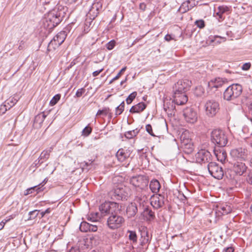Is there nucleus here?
I'll list each match as a JSON object with an SVG mask.
<instances>
[{
  "instance_id": "1",
  "label": "nucleus",
  "mask_w": 252,
  "mask_h": 252,
  "mask_svg": "<svg viewBox=\"0 0 252 252\" xmlns=\"http://www.w3.org/2000/svg\"><path fill=\"white\" fill-rule=\"evenodd\" d=\"M66 7L58 5L48 12L43 19L44 27L49 30L59 24L66 15Z\"/></svg>"
},
{
  "instance_id": "2",
  "label": "nucleus",
  "mask_w": 252,
  "mask_h": 252,
  "mask_svg": "<svg viewBox=\"0 0 252 252\" xmlns=\"http://www.w3.org/2000/svg\"><path fill=\"white\" fill-rule=\"evenodd\" d=\"M243 88L239 84H233L228 87L223 93V97L227 101L234 100L241 95Z\"/></svg>"
},
{
  "instance_id": "3",
  "label": "nucleus",
  "mask_w": 252,
  "mask_h": 252,
  "mask_svg": "<svg viewBox=\"0 0 252 252\" xmlns=\"http://www.w3.org/2000/svg\"><path fill=\"white\" fill-rule=\"evenodd\" d=\"M129 189L122 184L116 186L109 192L112 199L117 200H126L129 196Z\"/></svg>"
},
{
  "instance_id": "4",
  "label": "nucleus",
  "mask_w": 252,
  "mask_h": 252,
  "mask_svg": "<svg viewBox=\"0 0 252 252\" xmlns=\"http://www.w3.org/2000/svg\"><path fill=\"white\" fill-rule=\"evenodd\" d=\"M211 140L214 144L220 147H224L228 142L227 135L223 131L220 129L212 130Z\"/></svg>"
},
{
  "instance_id": "5",
  "label": "nucleus",
  "mask_w": 252,
  "mask_h": 252,
  "mask_svg": "<svg viewBox=\"0 0 252 252\" xmlns=\"http://www.w3.org/2000/svg\"><path fill=\"white\" fill-rule=\"evenodd\" d=\"M99 210L102 217L110 216L116 211H120L118 203L115 202H105L99 206Z\"/></svg>"
},
{
  "instance_id": "6",
  "label": "nucleus",
  "mask_w": 252,
  "mask_h": 252,
  "mask_svg": "<svg viewBox=\"0 0 252 252\" xmlns=\"http://www.w3.org/2000/svg\"><path fill=\"white\" fill-rule=\"evenodd\" d=\"M120 211L111 214L107 219V225L111 229H115L120 227L125 221L124 218L119 215Z\"/></svg>"
},
{
  "instance_id": "7",
  "label": "nucleus",
  "mask_w": 252,
  "mask_h": 252,
  "mask_svg": "<svg viewBox=\"0 0 252 252\" xmlns=\"http://www.w3.org/2000/svg\"><path fill=\"white\" fill-rule=\"evenodd\" d=\"M230 154L232 158L236 161H245L250 158L248 151L247 149L242 147L231 150Z\"/></svg>"
},
{
  "instance_id": "8",
  "label": "nucleus",
  "mask_w": 252,
  "mask_h": 252,
  "mask_svg": "<svg viewBox=\"0 0 252 252\" xmlns=\"http://www.w3.org/2000/svg\"><path fill=\"white\" fill-rule=\"evenodd\" d=\"M205 113L209 117H214L220 110V105L218 102L215 100H208L204 105Z\"/></svg>"
},
{
  "instance_id": "9",
  "label": "nucleus",
  "mask_w": 252,
  "mask_h": 252,
  "mask_svg": "<svg viewBox=\"0 0 252 252\" xmlns=\"http://www.w3.org/2000/svg\"><path fill=\"white\" fill-rule=\"evenodd\" d=\"M66 36V34L65 31H61L58 33L49 43L47 50H51V48L55 49L56 48L58 47L63 42Z\"/></svg>"
},
{
  "instance_id": "10",
  "label": "nucleus",
  "mask_w": 252,
  "mask_h": 252,
  "mask_svg": "<svg viewBox=\"0 0 252 252\" xmlns=\"http://www.w3.org/2000/svg\"><path fill=\"white\" fill-rule=\"evenodd\" d=\"M208 169L210 174L214 178L219 180L222 178L224 175L222 168L216 162H210L208 165Z\"/></svg>"
},
{
  "instance_id": "11",
  "label": "nucleus",
  "mask_w": 252,
  "mask_h": 252,
  "mask_svg": "<svg viewBox=\"0 0 252 252\" xmlns=\"http://www.w3.org/2000/svg\"><path fill=\"white\" fill-rule=\"evenodd\" d=\"M183 116L186 121L190 124H194L197 121L196 111L192 108L187 107L183 111Z\"/></svg>"
},
{
  "instance_id": "12",
  "label": "nucleus",
  "mask_w": 252,
  "mask_h": 252,
  "mask_svg": "<svg viewBox=\"0 0 252 252\" xmlns=\"http://www.w3.org/2000/svg\"><path fill=\"white\" fill-rule=\"evenodd\" d=\"M130 183L133 186L143 189L148 186V180L145 176L138 175L133 177L130 179Z\"/></svg>"
},
{
  "instance_id": "13",
  "label": "nucleus",
  "mask_w": 252,
  "mask_h": 252,
  "mask_svg": "<svg viewBox=\"0 0 252 252\" xmlns=\"http://www.w3.org/2000/svg\"><path fill=\"white\" fill-rule=\"evenodd\" d=\"M191 84V81L188 79H183L178 81L173 87V93H185L190 87Z\"/></svg>"
},
{
  "instance_id": "14",
  "label": "nucleus",
  "mask_w": 252,
  "mask_h": 252,
  "mask_svg": "<svg viewBox=\"0 0 252 252\" xmlns=\"http://www.w3.org/2000/svg\"><path fill=\"white\" fill-rule=\"evenodd\" d=\"M196 161L199 163H206L211 160V155L206 150H201L195 155Z\"/></svg>"
},
{
  "instance_id": "15",
  "label": "nucleus",
  "mask_w": 252,
  "mask_h": 252,
  "mask_svg": "<svg viewBox=\"0 0 252 252\" xmlns=\"http://www.w3.org/2000/svg\"><path fill=\"white\" fill-rule=\"evenodd\" d=\"M165 201L164 196L159 194L152 197L151 204L154 208L158 209L163 206Z\"/></svg>"
},
{
  "instance_id": "16",
  "label": "nucleus",
  "mask_w": 252,
  "mask_h": 252,
  "mask_svg": "<svg viewBox=\"0 0 252 252\" xmlns=\"http://www.w3.org/2000/svg\"><path fill=\"white\" fill-rule=\"evenodd\" d=\"M226 82V79L215 78L208 82V87L212 90L213 88H218L221 87Z\"/></svg>"
},
{
  "instance_id": "17",
  "label": "nucleus",
  "mask_w": 252,
  "mask_h": 252,
  "mask_svg": "<svg viewBox=\"0 0 252 252\" xmlns=\"http://www.w3.org/2000/svg\"><path fill=\"white\" fill-rule=\"evenodd\" d=\"M173 97L174 103L177 105H183L188 101V96L185 93H174Z\"/></svg>"
},
{
  "instance_id": "18",
  "label": "nucleus",
  "mask_w": 252,
  "mask_h": 252,
  "mask_svg": "<svg viewBox=\"0 0 252 252\" xmlns=\"http://www.w3.org/2000/svg\"><path fill=\"white\" fill-rule=\"evenodd\" d=\"M247 169V166L243 161H236L233 165V170L238 175H242Z\"/></svg>"
},
{
  "instance_id": "19",
  "label": "nucleus",
  "mask_w": 252,
  "mask_h": 252,
  "mask_svg": "<svg viewBox=\"0 0 252 252\" xmlns=\"http://www.w3.org/2000/svg\"><path fill=\"white\" fill-rule=\"evenodd\" d=\"M130 155V151L127 149H120L116 153V156L120 162H124L128 158Z\"/></svg>"
},
{
  "instance_id": "20",
  "label": "nucleus",
  "mask_w": 252,
  "mask_h": 252,
  "mask_svg": "<svg viewBox=\"0 0 252 252\" xmlns=\"http://www.w3.org/2000/svg\"><path fill=\"white\" fill-rule=\"evenodd\" d=\"M174 100L164 103V110L168 116H174L176 112L175 104Z\"/></svg>"
},
{
  "instance_id": "21",
  "label": "nucleus",
  "mask_w": 252,
  "mask_h": 252,
  "mask_svg": "<svg viewBox=\"0 0 252 252\" xmlns=\"http://www.w3.org/2000/svg\"><path fill=\"white\" fill-rule=\"evenodd\" d=\"M138 211L137 205L135 203H131L126 207V213L128 217H134Z\"/></svg>"
},
{
  "instance_id": "22",
  "label": "nucleus",
  "mask_w": 252,
  "mask_h": 252,
  "mask_svg": "<svg viewBox=\"0 0 252 252\" xmlns=\"http://www.w3.org/2000/svg\"><path fill=\"white\" fill-rule=\"evenodd\" d=\"M98 3H94L89 11L87 14V17L90 18V20H94L98 14V7H97Z\"/></svg>"
},
{
  "instance_id": "23",
  "label": "nucleus",
  "mask_w": 252,
  "mask_h": 252,
  "mask_svg": "<svg viewBox=\"0 0 252 252\" xmlns=\"http://www.w3.org/2000/svg\"><path fill=\"white\" fill-rule=\"evenodd\" d=\"M182 145L185 146V148H187L189 151L187 152L190 153L193 151V146L190 143V139L189 138H186V133H183L180 137Z\"/></svg>"
},
{
  "instance_id": "24",
  "label": "nucleus",
  "mask_w": 252,
  "mask_h": 252,
  "mask_svg": "<svg viewBox=\"0 0 252 252\" xmlns=\"http://www.w3.org/2000/svg\"><path fill=\"white\" fill-rule=\"evenodd\" d=\"M146 104L144 102H140L133 105L130 108L129 112L131 113H139L144 111L146 108Z\"/></svg>"
},
{
  "instance_id": "25",
  "label": "nucleus",
  "mask_w": 252,
  "mask_h": 252,
  "mask_svg": "<svg viewBox=\"0 0 252 252\" xmlns=\"http://www.w3.org/2000/svg\"><path fill=\"white\" fill-rule=\"evenodd\" d=\"M46 117V115L44 113L37 115L34 118V125L37 127H41Z\"/></svg>"
},
{
  "instance_id": "26",
  "label": "nucleus",
  "mask_w": 252,
  "mask_h": 252,
  "mask_svg": "<svg viewBox=\"0 0 252 252\" xmlns=\"http://www.w3.org/2000/svg\"><path fill=\"white\" fill-rule=\"evenodd\" d=\"M150 188L153 192H158L160 188V185L158 181L156 179L152 180L150 183Z\"/></svg>"
},
{
  "instance_id": "27",
  "label": "nucleus",
  "mask_w": 252,
  "mask_h": 252,
  "mask_svg": "<svg viewBox=\"0 0 252 252\" xmlns=\"http://www.w3.org/2000/svg\"><path fill=\"white\" fill-rule=\"evenodd\" d=\"M228 10H229V7L226 6L222 5V6H219L218 7V10H217V11L216 10V15L217 16H218V17H219L218 19L219 21H220V20L223 19L222 14L223 13L226 12Z\"/></svg>"
},
{
  "instance_id": "28",
  "label": "nucleus",
  "mask_w": 252,
  "mask_h": 252,
  "mask_svg": "<svg viewBox=\"0 0 252 252\" xmlns=\"http://www.w3.org/2000/svg\"><path fill=\"white\" fill-rule=\"evenodd\" d=\"M52 148H50L49 150H44L40 154V157L38 158V162L39 164H41L43 161L46 160L50 156V153L51 152Z\"/></svg>"
},
{
  "instance_id": "29",
  "label": "nucleus",
  "mask_w": 252,
  "mask_h": 252,
  "mask_svg": "<svg viewBox=\"0 0 252 252\" xmlns=\"http://www.w3.org/2000/svg\"><path fill=\"white\" fill-rule=\"evenodd\" d=\"M215 154L218 160L223 163L225 161L227 158V154L224 150H220L215 152Z\"/></svg>"
},
{
  "instance_id": "30",
  "label": "nucleus",
  "mask_w": 252,
  "mask_h": 252,
  "mask_svg": "<svg viewBox=\"0 0 252 252\" xmlns=\"http://www.w3.org/2000/svg\"><path fill=\"white\" fill-rule=\"evenodd\" d=\"M218 211L222 215L228 214L231 212V208L230 206L223 204L218 207Z\"/></svg>"
},
{
  "instance_id": "31",
  "label": "nucleus",
  "mask_w": 252,
  "mask_h": 252,
  "mask_svg": "<svg viewBox=\"0 0 252 252\" xmlns=\"http://www.w3.org/2000/svg\"><path fill=\"white\" fill-rule=\"evenodd\" d=\"M190 2L191 1L189 0L184 2L180 6V10L184 13L191 9L193 7V5L190 4Z\"/></svg>"
},
{
  "instance_id": "32",
  "label": "nucleus",
  "mask_w": 252,
  "mask_h": 252,
  "mask_svg": "<svg viewBox=\"0 0 252 252\" xmlns=\"http://www.w3.org/2000/svg\"><path fill=\"white\" fill-rule=\"evenodd\" d=\"M140 129L136 128L134 130L126 132L125 136L127 139H132L135 137L139 132Z\"/></svg>"
},
{
  "instance_id": "33",
  "label": "nucleus",
  "mask_w": 252,
  "mask_h": 252,
  "mask_svg": "<svg viewBox=\"0 0 252 252\" xmlns=\"http://www.w3.org/2000/svg\"><path fill=\"white\" fill-rule=\"evenodd\" d=\"M242 131L246 134V137L252 134V124L245 125L242 128Z\"/></svg>"
},
{
  "instance_id": "34",
  "label": "nucleus",
  "mask_w": 252,
  "mask_h": 252,
  "mask_svg": "<svg viewBox=\"0 0 252 252\" xmlns=\"http://www.w3.org/2000/svg\"><path fill=\"white\" fill-rule=\"evenodd\" d=\"M33 191H36L37 193L40 191V188L37 186L29 188L25 190L24 194L27 195L33 192Z\"/></svg>"
},
{
  "instance_id": "35",
  "label": "nucleus",
  "mask_w": 252,
  "mask_h": 252,
  "mask_svg": "<svg viewBox=\"0 0 252 252\" xmlns=\"http://www.w3.org/2000/svg\"><path fill=\"white\" fill-rule=\"evenodd\" d=\"M89 224L90 223L86 221H83L81 223L80 225V230L82 232H88L89 230Z\"/></svg>"
},
{
  "instance_id": "36",
  "label": "nucleus",
  "mask_w": 252,
  "mask_h": 252,
  "mask_svg": "<svg viewBox=\"0 0 252 252\" xmlns=\"http://www.w3.org/2000/svg\"><path fill=\"white\" fill-rule=\"evenodd\" d=\"M125 102L123 101L119 106L116 108L115 115L116 116L121 114L124 110Z\"/></svg>"
},
{
  "instance_id": "37",
  "label": "nucleus",
  "mask_w": 252,
  "mask_h": 252,
  "mask_svg": "<svg viewBox=\"0 0 252 252\" xmlns=\"http://www.w3.org/2000/svg\"><path fill=\"white\" fill-rule=\"evenodd\" d=\"M127 232L129 234L128 236L129 239L131 241H132L134 243L136 242L137 240V236L136 232L131 230H128Z\"/></svg>"
},
{
  "instance_id": "38",
  "label": "nucleus",
  "mask_w": 252,
  "mask_h": 252,
  "mask_svg": "<svg viewBox=\"0 0 252 252\" xmlns=\"http://www.w3.org/2000/svg\"><path fill=\"white\" fill-rule=\"evenodd\" d=\"M100 217L99 214L98 213H96L95 214H91V216H89L88 218V220L93 222H95Z\"/></svg>"
},
{
  "instance_id": "39",
  "label": "nucleus",
  "mask_w": 252,
  "mask_h": 252,
  "mask_svg": "<svg viewBox=\"0 0 252 252\" xmlns=\"http://www.w3.org/2000/svg\"><path fill=\"white\" fill-rule=\"evenodd\" d=\"M137 95L136 92H134L130 94L126 99V102L127 104H130L134 99Z\"/></svg>"
},
{
  "instance_id": "40",
  "label": "nucleus",
  "mask_w": 252,
  "mask_h": 252,
  "mask_svg": "<svg viewBox=\"0 0 252 252\" xmlns=\"http://www.w3.org/2000/svg\"><path fill=\"white\" fill-rule=\"evenodd\" d=\"M144 213L148 216L149 219H154L155 218V212L148 208L145 209Z\"/></svg>"
},
{
  "instance_id": "41",
  "label": "nucleus",
  "mask_w": 252,
  "mask_h": 252,
  "mask_svg": "<svg viewBox=\"0 0 252 252\" xmlns=\"http://www.w3.org/2000/svg\"><path fill=\"white\" fill-rule=\"evenodd\" d=\"M17 99L12 97L7 100L5 101V102L9 106L8 107V108L10 109L11 107L14 106L17 103Z\"/></svg>"
},
{
  "instance_id": "42",
  "label": "nucleus",
  "mask_w": 252,
  "mask_h": 252,
  "mask_svg": "<svg viewBox=\"0 0 252 252\" xmlns=\"http://www.w3.org/2000/svg\"><path fill=\"white\" fill-rule=\"evenodd\" d=\"M109 110L110 109L108 107H104L102 110H99L97 111L96 116L103 115L105 116L108 114Z\"/></svg>"
},
{
  "instance_id": "43",
  "label": "nucleus",
  "mask_w": 252,
  "mask_h": 252,
  "mask_svg": "<svg viewBox=\"0 0 252 252\" xmlns=\"http://www.w3.org/2000/svg\"><path fill=\"white\" fill-rule=\"evenodd\" d=\"M61 94H57L55 95L50 101V104L51 106L55 105L58 101L60 99Z\"/></svg>"
},
{
  "instance_id": "44",
  "label": "nucleus",
  "mask_w": 252,
  "mask_h": 252,
  "mask_svg": "<svg viewBox=\"0 0 252 252\" xmlns=\"http://www.w3.org/2000/svg\"><path fill=\"white\" fill-rule=\"evenodd\" d=\"M92 129L88 126H86L82 131V135L84 136H88L92 132Z\"/></svg>"
},
{
  "instance_id": "45",
  "label": "nucleus",
  "mask_w": 252,
  "mask_h": 252,
  "mask_svg": "<svg viewBox=\"0 0 252 252\" xmlns=\"http://www.w3.org/2000/svg\"><path fill=\"white\" fill-rule=\"evenodd\" d=\"M126 67L125 66L123 68H122L121 69V70L120 71V72L117 74V75L114 77L113 78L110 82H109V84L112 83L115 80H116L117 79H118L120 76H121L122 74L125 71V70H126Z\"/></svg>"
},
{
  "instance_id": "46",
  "label": "nucleus",
  "mask_w": 252,
  "mask_h": 252,
  "mask_svg": "<svg viewBox=\"0 0 252 252\" xmlns=\"http://www.w3.org/2000/svg\"><path fill=\"white\" fill-rule=\"evenodd\" d=\"M38 213L39 211L37 210L30 212L29 213L30 217L28 218V220H30L35 219L38 216Z\"/></svg>"
},
{
  "instance_id": "47",
  "label": "nucleus",
  "mask_w": 252,
  "mask_h": 252,
  "mask_svg": "<svg viewBox=\"0 0 252 252\" xmlns=\"http://www.w3.org/2000/svg\"><path fill=\"white\" fill-rule=\"evenodd\" d=\"M251 97V95L249 94L247 95H244L242 98V103L247 106L249 105L250 103L252 102L250 101Z\"/></svg>"
},
{
  "instance_id": "48",
  "label": "nucleus",
  "mask_w": 252,
  "mask_h": 252,
  "mask_svg": "<svg viewBox=\"0 0 252 252\" xmlns=\"http://www.w3.org/2000/svg\"><path fill=\"white\" fill-rule=\"evenodd\" d=\"M195 24L197 27L199 28H203L205 27V22L203 20H196L195 22Z\"/></svg>"
},
{
  "instance_id": "49",
  "label": "nucleus",
  "mask_w": 252,
  "mask_h": 252,
  "mask_svg": "<svg viewBox=\"0 0 252 252\" xmlns=\"http://www.w3.org/2000/svg\"><path fill=\"white\" fill-rule=\"evenodd\" d=\"M92 21H88L87 19H86L85 23V26H84V31L86 33L88 32L89 31V27L90 25L92 24Z\"/></svg>"
},
{
  "instance_id": "50",
  "label": "nucleus",
  "mask_w": 252,
  "mask_h": 252,
  "mask_svg": "<svg viewBox=\"0 0 252 252\" xmlns=\"http://www.w3.org/2000/svg\"><path fill=\"white\" fill-rule=\"evenodd\" d=\"M146 130L151 136H156L153 132L152 127L151 125L148 124L146 126Z\"/></svg>"
},
{
  "instance_id": "51",
  "label": "nucleus",
  "mask_w": 252,
  "mask_h": 252,
  "mask_svg": "<svg viewBox=\"0 0 252 252\" xmlns=\"http://www.w3.org/2000/svg\"><path fill=\"white\" fill-rule=\"evenodd\" d=\"M115 45V42L114 40H111L106 44V48L107 49L110 50L114 48Z\"/></svg>"
},
{
  "instance_id": "52",
  "label": "nucleus",
  "mask_w": 252,
  "mask_h": 252,
  "mask_svg": "<svg viewBox=\"0 0 252 252\" xmlns=\"http://www.w3.org/2000/svg\"><path fill=\"white\" fill-rule=\"evenodd\" d=\"M85 90L84 88H81L78 89L75 95L77 97H81L82 94L85 93Z\"/></svg>"
},
{
  "instance_id": "53",
  "label": "nucleus",
  "mask_w": 252,
  "mask_h": 252,
  "mask_svg": "<svg viewBox=\"0 0 252 252\" xmlns=\"http://www.w3.org/2000/svg\"><path fill=\"white\" fill-rule=\"evenodd\" d=\"M8 107H9L8 105H7V104L6 102H4V104L3 105H2L0 106V112H1L2 113H4L7 110L9 109L8 108Z\"/></svg>"
},
{
  "instance_id": "54",
  "label": "nucleus",
  "mask_w": 252,
  "mask_h": 252,
  "mask_svg": "<svg viewBox=\"0 0 252 252\" xmlns=\"http://www.w3.org/2000/svg\"><path fill=\"white\" fill-rule=\"evenodd\" d=\"M97 230V226L96 224H89V231L95 232Z\"/></svg>"
},
{
  "instance_id": "55",
  "label": "nucleus",
  "mask_w": 252,
  "mask_h": 252,
  "mask_svg": "<svg viewBox=\"0 0 252 252\" xmlns=\"http://www.w3.org/2000/svg\"><path fill=\"white\" fill-rule=\"evenodd\" d=\"M251 66L250 63H244L242 66V69L243 70H248Z\"/></svg>"
},
{
  "instance_id": "56",
  "label": "nucleus",
  "mask_w": 252,
  "mask_h": 252,
  "mask_svg": "<svg viewBox=\"0 0 252 252\" xmlns=\"http://www.w3.org/2000/svg\"><path fill=\"white\" fill-rule=\"evenodd\" d=\"M247 180L249 184L252 185V171H250L247 178Z\"/></svg>"
},
{
  "instance_id": "57",
  "label": "nucleus",
  "mask_w": 252,
  "mask_h": 252,
  "mask_svg": "<svg viewBox=\"0 0 252 252\" xmlns=\"http://www.w3.org/2000/svg\"><path fill=\"white\" fill-rule=\"evenodd\" d=\"M103 68H101L98 70H96V71L93 72V74H92L93 76L94 77H96V76H98L100 74V73H101L103 71Z\"/></svg>"
},
{
  "instance_id": "58",
  "label": "nucleus",
  "mask_w": 252,
  "mask_h": 252,
  "mask_svg": "<svg viewBox=\"0 0 252 252\" xmlns=\"http://www.w3.org/2000/svg\"><path fill=\"white\" fill-rule=\"evenodd\" d=\"M249 114L252 116V102L247 105Z\"/></svg>"
},
{
  "instance_id": "59",
  "label": "nucleus",
  "mask_w": 252,
  "mask_h": 252,
  "mask_svg": "<svg viewBox=\"0 0 252 252\" xmlns=\"http://www.w3.org/2000/svg\"><path fill=\"white\" fill-rule=\"evenodd\" d=\"M234 249L232 247H228L223 250V252H233Z\"/></svg>"
},
{
  "instance_id": "60",
  "label": "nucleus",
  "mask_w": 252,
  "mask_h": 252,
  "mask_svg": "<svg viewBox=\"0 0 252 252\" xmlns=\"http://www.w3.org/2000/svg\"><path fill=\"white\" fill-rule=\"evenodd\" d=\"M146 8V5L145 3H141L139 5V8L142 10H145Z\"/></svg>"
},
{
  "instance_id": "61",
  "label": "nucleus",
  "mask_w": 252,
  "mask_h": 252,
  "mask_svg": "<svg viewBox=\"0 0 252 252\" xmlns=\"http://www.w3.org/2000/svg\"><path fill=\"white\" fill-rule=\"evenodd\" d=\"M164 39L166 41H170L171 39H173V38L172 37L171 35H170V34H166L165 37H164Z\"/></svg>"
},
{
  "instance_id": "62",
  "label": "nucleus",
  "mask_w": 252,
  "mask_h": 252,
  "mask_svg": "<svg viewBox=\"0 0 252 252\" xmlns=\"http://www.w3.org/2000/svg\"><path fill=\"white\" fill-rule=\"evenodd\" d=\"M68 252H80V251L79 249L76 248H72Z\"/></svg>"
},
{
  "instance_id": "63",
  "label": "nucleus",
  "mask_w": 252,
  "mask_h": 252,
  "mask_svg": "<svg viewBox=\"0 0 252 252\" xmlns=\"http://www.w3.org/2000/svg\"><path fill=\"white\" fill-rule=\"evenodd\" d=\"M24 47H25L24 42L23 41H21L20 43V45L19 46L18 49L20 50H22Z\"/></svg>"
},
{
  "instance_id": "64",
  "label": "nucleus",
  "mask_w": 252,
  "mask_h": 252,
  "mask_svg": "<svg viewBox=\"0 0 252 252\" xmlns=\"http://www.w3.org/2000/svg\"><path fill=\"white\" fill-rule=\"evenodd\" d=\"M5 224V222H4V220H2L0 222V230H1L4 227V226Z\"/></svg>"
}]
</instances>
